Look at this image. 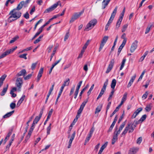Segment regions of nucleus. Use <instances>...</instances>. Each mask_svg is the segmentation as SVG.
Returning a JSON list of instances; mask_svg holds the SVG:
<instances>
[{"label":"nucleus","mask_w":154,"mask_h":154,"mask_svg":"<svg viewBox=\"0 0 154 154\" xmlns=\"http://www.w3.org/2000/svg\"><path fill=\"white\" fill-rule=\"evenodd\" d=\"M21 14V13L16 9L13 10L9 13L10 16L8 18V21L11 22L17 20L20 17Z\"/></svg>","instance_id":"nucleus-1"},{"label":"nucleus","mask_w":154,"mask_h":154,"mask_svg":"<svg viewBox=\"0 0 154 154\" xmlns=\"http://www.w3.org/2000/svg\"><path fill=\"white\" fill-rule=\"evenodd\" d=\"M97 20L96 19H94L90 21L87 25L85 30L88 31L92 29L97 23Z\"/></svg>","instance_id":"nucleus-2"},{"label":"nucleus","mask_w":154,"mask_h":154,"mask_svg":"<svg viewBox=\"0 0 154 154\" xmlns=\"http://www.w3.org/2000/svg\"><path fill=\"white\" fill-rule=\"evenodd\" d=\"M23 83V80L22 78H18L17 79L16 82V85L19 91H20L21 89Z\"/></svg>","instance_id":"nucleus-3"},{"label":"nucleus","mask_w":154,"mask_h":154,"mask_svg":"<svg viewBox=\"0 0 154 154\" xmlns=\"http://www.w3.org/2000/svg\"><path fill=\"white\" fill-rule=\"evenodd\" d=\"M108 36H105L102 39L100 44V48L99 49V52H100L103 48L104 45H105L107 40H108Z\"/></svg>","instance_id":"nucleus-4"},{"label":"nucleus","mask_w":154,"mask_h":154,"mask_svg":"<svg viewBox=\"0 0 154 154\" xmlns=\"http://www.w3.org/2000/svg\"><path fill=\"white\" fill-rule=\"evenodd\" d=\"M59 2H57L56 3L54 4L51 7L48 8V9H46L44 11L45 13H48L51 12L53 10H54L55 8H56L58 6V3Z\"/></svg>","instance_id":"nucleus-5"},{"label":"nucleus","mask_w":154,"mask_h":154,"mask_svg":"<svg viewBox=\"0 0 154 154\" xmlns=\"http://www.w3.org/2000/svg\"><path fill=\"white\" fill-rule=\"evenodd\" d=\"M114 63L115 61L114 59H112L110 60L109 64L107 70L106 71V73H108L111 71L113 67Z\"/></svg>","instance_id":"nucleus-6"},{"label":"nucleus","mask_w":154,"mask_h":154,"mask_svg":"<svg viewBox=\"0 0 154 154\" xmlns=\"http://www.w3.org/2000/svg\"><path fill=\"white\" fill-rule=\"evenodd\" d=\"M82 82V81H81L79 82V83L77 85L75 91V93L74 94V98L75 99H76L77 98V96L79 93V89L80 88V87L81 85Z\"/></svg>","instance_id":"nucleus-7"},{"label":"nucleus","mask_w":154,"mask_h":154,"mask_svg":"<svg viewBox=\"0 0 154 154\" xmlns=\"http://www.w3.org/2000/svg\"><path fill=\"white\" fill-rule=\"evenodd\" d=\"M138 42V41L136 40L132 44L130 48L131 52H133L137 48V47Z\"/></svg>","instance_id":"nucleus-8"},{"label":"nucleus","mask_w":154,"mask_h":154,"mask_svg":"<svg viewBox=\"0 0 154 154\" xmlns=\"http://www.w3.org/2000/svg\"><path fill=\"white\" fill-rule=\"evenodd\" d=\"M117 7L116 6V8H115L114 9L113 11V12H112L111 15V17L108 21V22L109 23H111L112 22V21H113L115 16L116 14L117 11Z\"/></svg>","instance_id":"nucleus-9"},{"label":"nucleus","mask_w":154,"mask_h":154,"mask_svg":"<svg viewBox=\"0 0 154 154\" xmlns=\"http://www.w3.org/2000/svg\"><path fill=\"white\" fill-rule=\"evenodd\" d=\"M43 113V110L42 109V110L40 112L39 116H36L35 119H34L32 123L33 124V125H35L38 123V122L39 120L41 119Z\"/></svg>","instance_id":"nucleus-10"},{"label":"nucleus","mask_w":154,"mask_h":154,"mask_svg":"<svg viewBox=\"0 0 154 154\" xmlns=\"http://www.w3.org/2000/svg\"><path fill=\"white\" fill-rule=\"evenodd\" d=\"M129 127L128 128V131L129 133H131L134 131V128L136 127L135 125H133V124H128L127 125L126 127Z\"/></svg>","instance_id":"nucleus-11"},{"label":"nucleus","mask_w":154,"mask_h":154,"mask_svg":"<svg viewBox=\"0 0 154 154\" xmlns=\"http://www.w3.org/2000/svg\"><path fill=\"white\" fill-rule=\"evenodd\" d=\"M82 14L81 13H76L72 17L71 20H70V23H72L75 20L78 18Z\"/></svg>","instance_id":"nucleus-12"},{"label":"nucleus","mask_w":154,"mask_h":154,"mask_svg":"<svg viewBox=\"0 0 154 154\" xmlns=\"http://www.w3.org/2000/svg\"><path fill=\"white\" fill-rule=\"evenodd\" d=\"M75 131H74L73 132V134H72V135L71 137L69 139V145H68V148H69L70 147L72 141L73 140V139L74 138V137H75Z\"/></svg>","instance_id":"nucleus-13"},{"label":"nucleus","mask_w":154,"mask_h":154,"mask_svg":"<svg viewBox=\"0 0 154 154\" xmlns=\"http://www.w3.org/2000/svg\"><path fill=\"white\" fill-rule=\"evenodd\" d=\"M110 0H103L102 2V8L104 9L107 6Z\"/></svg>","instance_id":"nucleus-14"},{"label":"nucleus","mask_w":154,"mask_h":154,"mask_svg":"<svg viewBox=\"0 0 154 154\" xmlns=\"http://www.w3.org/2000/svg\"><path fill=\"white\" fill-rule=\"evenodd\" d=\"M139 148H133L129 150L128 154H135L138 150Z\"/></svg>","instance_id":"nucleus-15"},{"label":"nucleus","mask_w":154,"mask_h":154,"mask_svg":"<svg viewBox=\"0 0 154 154\" xmlns=\"http://www.w3.org/2000/svg\"><path fill=\"white\" fill-rule=\"evenodd\" d=\"M23 6L25 7H26V6H25V5L24 4V1H22L18 5L16 9L19 11Z\"/></svg>","instance_id":"nucleus-16"},{"label":"nucleus","mask_w":154,"mask_h":154,"mask_svg":"<svg viewBox=\"0 0 154 154\" xmlns=\"http://www.w3.org/2000/svg\"><path fill=\"white\" fill-rule=\"evenodd\" d=\"M26 73V72L25 69H23L16 75V76L17 77L20 76H24Z\"/></svg>","instance_id":"nucleus-17"},{"label":"nucleus","mask_w":154,"mask_h":154,"mask_svg":"<svg viewBox=\"0 0 154 154\" xmlns=\"http://www.w3.org/2000/svg\"><path fill=\"white\" fill-rule=\"evenodd\" d=\"M69 78H67L64 82L63 84L62 85L61 87H63V88H64V87L65 86H68L69 83Z\"/></svg>","instance_id":"nucleus-18"},{"label":"nucleus","mask_w":154,"mask_h":154,"mask_svg":"<svg viewBox=\"0 0 154 154\" xmlns=\"http://www.w3.org/2000/svg\"><path fill=\"white\" fill-rule=\"evenodd\" d=\"M8 85L7 84V85L6 87L4 88H3L2 91H1V92L0 93V95L1 96H3L5 95V94L6 93V92L7 91V89L8 88Z\"/></svg>","instance_id":"nucleus-19"},{"label":"nucleus","mask_w":154,"mask_h":154,"mask_svg":"<svg viewBox=\"0 0 154 154\" xmlns=\"http://www.w3.org/2000/svg\"><path fill=\"white\" fill-rule=\"evenodd\" d=\"M14 112V111L13 110L11 112H8L3 116V118L4 119L8 118L10 117Z\"/></svg>","instance_id":"nucleus-20"},{"label":"nucleus","mask_w":154,"mask_h":154,"mask_svg":"<svg viewBox=\"0 0 154 154\" xmlns=\"http://www.w3.org/2000/svg\"><path fill=\"white\" fill-rule=\"evenodd\" d=\"M136 77V76H132L131 77V79L130 80L129 82L128 85H127V87L128 88H129L130 87L131 85H132V84L133 83L134 80L135 78Z\"/></svg>","instance_id":"nucleus-21"},{"label":"nucleus","mask_w":154,"mask_h":154,"mask_svg":"<svg viewBox=\"0 0 154 154\" xmlns=\"http://www.w3.org/2000/svg\"><path fill=\"white\" fill-rule=\"evenodd\" d=\"M122 19L119 18L118 21H117L116 26V29H118L120 27L121 23L122 21Z\"/></svg>","instance_id":"nucleus-22"},{"label":"nucleus","mask_w":154,"mask_h":154,"mask_svg":"<svg viewBox=\"0 0 154 154\" xmlns=\"http://www.w3.org/2000/svg\"><path fill=\"white\" fill-rule=\"evenodd\" d=\"M108 80L107 79L106 82L104 83L103 87L101 90L102 91H104V92L106 91V86L108 85Z\"/></svg>","instance_id":"nucleus-23"},{"label":"nucleus","mask_w":154,"mask_h":154,"mask_svg":"<svg viewBox=\"0 0 154 154\" xmlns=\"http://www.w3.org/2000/svg\"><path fill=\"white\" fill-rule=\"evenodd\" d=\"M116 81L115 79H113L112 82V83L111 85V88L112 89V90H114L115 87L116 85Z\"/></svg>","instance_id":"nucleus-24"},{"label":"nucleus","mask_w":154,"mask_h":154,"mask_svg":"<svg viewBox=\"0 0 154 154\" xmlns=\"http://www.w3.org/2000/svg\"><path fill=\"white\" fill-rule=\"evenodd\" d=\"M117 140L118 136H117V135H115V133H114L113 137L112 140V144H114L116 142Z\"/></svg>","instance_id":"nucleus-25"},{"label":"nucleus","mask_w":154,"mask_h":154,"mask_svg":"<svg viewBox=\"0 0 154 154\" xmlns=\"http://www.w3.org/2000/svg\"><path fill=\"white\" fill-rule=\"evenodd\" d=\"M91 62H88L86 63L84 66L83 69L86 72H87L88 70V65L90 66V65Z\"/></svg>","instance_id":"nucleus-26"},{"label":"nucleus","mask_w":154,"mask_h":154,"mask_svg":"<svg viewBox=\"0 0 154 154\" xmlns=\"http://www.w3.org/2000/svg\"><path fill=\"white\" fill-rule=\"evenodd\" d=\"M89 87V85L88 84H87L86 86L82 89V90L81 91L79 94V97L80 99H81L82 98V94L84 92V91H85L86 89H87Z\"/></svg>","instance_id":"nucleus-27"},{"label":"nucleus","mask_w":154,"mask_h":154,"mask_svg":"<svg viewBox=\"0 0 154 154\" xmlns=\"http://www.w3.org/2000/svg\"><path fill=\"white\" fill-rule=\"evenodd\" d=\"M102 107V105H99L98 106L96 109L95 113L97 114V113L100 112L101 111Z\"/></svg>","instance_id":"nucleus-28"},{"label":"nucleus","mask_w":154,"mask_h":154,"mask_svg":"<svg viewBox=\"0 0 154 154\" xmlns=\"http://www.w3.org/2000/svg\"><path fill=\"white\" fill-rule=\"evenodd\" d=\"M125 44L122 43V44L121 45L119 46V48L118 49V54L119 55L121 51H122V48L125 45Z\"/></svg>","instance_id":"nucleus-29"},{"label":"nucleus","mask_w":154,"mask_h":154,"mask_svg":"<svg viewBox=\"0 0 154 154\" xmlns=\"http://www.w3.org/2000/svg\"><path fill=\"white\" fill-rule=\"evenodd\" d=\"M125 37L126 34L125 33H123L121 37V38L123 39V40L122 43L125 44H126L127 40Z\"/></svg>","instance_id":"nucleus-30"},{"label":"nucleus","mask_w":154,"mask_h":154,"mask_svg":"<svg viewBox=\"0 0 154 154\" xmlns=\"http://www.w3.org/2000/svg\"><path fill=\"white\" fill-rule=\"evenodd\" d=\"M151 104V103H150L146 106L145 108V109L146 111L149 112L151 110L152 107Z\"/></svg>","instance_id":"nucleus-31"},{"label":"nucleus","mask_w":154,"mask_h":154,"mask_svg":"<svg viewBox=\"0 0 154 154\" xmlns=\"http://www.w3.org/2000/svg\"><path fill=\"white\" fill-rule=\"evenodd\" d=\"M126 61V59L125 58H124L122 61L121 66L120 68V70H121L125 66V62Z\"/></svg>","instance_id":"nucleus-32"},{"label":"nucleus","mask_w":154,"mask_h":154,"mask_svg":"<svg viewBox=\"0 0 154 154\" xmlns=\"http://www.w3.org/2000/svg\"><path fill=\"white\" fill-rule=\"evenodd\" d=\"M51 124L50 123L49 126L47 128V135L50 134V131L51 128Z\"/></svg>","instance_id":"nucleus-33"},{"label":"nucleus","mask_w":154,"mask_h":154,"mask_svg":"<svg viewBox=\"0 0 154 154\" xmlns=\"http://www.w3.org/2000/svg\"><path fill=\"white\" fill-rule=\"evenodd\" d=\"M142 108L141 107L139 108L136 110L134 113L137 115L139 113L142 111Z\"/></svg>","instance_id":"nucleus-34"},{"label":"nucleus","mask_w":154,"mask_h":154,"mask_svg":"<svg viewBox=\"0 0 154 154\" xmlns=\"http://www.w3.org/2000/svg\"><path fill=\"white\" fill-rule=\"evenodd\" d=\"M43 35H41L40 36L36 39L34 42V44H36L38 42H39L40 41V39L43 37Z\"/></svg>","instance_id":"nucleus-35"},{"label":"nucleus","mask_w":154,"mask_h":154,"mask_svg":"<svg viewBox=\"0 0 154 154\" xmlns=\"http://www.w3.org/2000/svg\"><path fill=\"white\" fill-rule=\"evenodd\" d=\"M19 38V37L18 36H17L13 38L11 40L10 42V43H12L15 41L17 39Z\"/></svg>","instance_id":"nucleus-36"},{"label":"nucleus","mask_w":154,"mask_h":154,"mask_svg":"<svg viewBox=\"0 0 154 154\" xmlns=\"http://www.w3.org/2000/svg\"><path fill=\"white\" fill-rule=\"evenodd\" d=\"M8 55V52L6 51L5 52L3 53L0 56V59Z\"/></svg>","instance_id":"nucleus-37"},{"label":"nucleus","mask_w":154,"mask_h":154,"mask_svg":"<svg viewBox=\"0 0 154 154\" xmlns=\"http://www.w3.org/2000/svg\"><path fill=\"white\" fill-rule=\"evenodd\" d=\"M146 117L147 116L146 114L143 115L140 119V121L141 122H143L146 119Z\"/></svg>","instance_id":"nucleus-38"},{"label":"nucleus","mask_w":154,"mask_h":154,"mask_svg":"<svg viewBox=\"0 0 154 154\" xmlns=\"http://www.w3.org/2000/svg\"><path fill=\"white\" fill-rule=\"evenodd\" d=\"M94 86V85L93 84L90 88L89 90L87 92L88 95L89 96L90 94L91 91L93 89Z\"/></svg>","instance_id":"nucleus-39"},{"label":"nucleus","mask_w":154,"mask_h":154,"mask_svg":"<svg viewBox=\"0 0 154 154\" xmlns=\"http://www.w3.org/2000/svg\"><path fill=\"white\" fill-rule=\"evenodd\" d=\"M11 132H9L8 134L6 137L5 139V142H4V144H5V143L7 141L9 137L11 135Z\"/></svg>","instance_id":"nucleus-40"},{"label":"nucleus","mask_w":154,"mask_h":154,"mask_svg":"<svg viewBox=\"0 0 154 154\" xmlns=\"http://www.w3.org/2000/svg\"><path fill=\"white\" fill-rule=\"evenodd\" d=\"M119 109V108L117 107L116 109L114 110L113 112L111 114L110 116V117H112L116 113V112L118 111Z\"/></svg>","instance_id":"nucleus-41"},{"label":"nucleus","mask_w":154,"mask_h":154,"mask_svg":"<svg viewBox=\"0 0 154 154\" xmlns=\"http://www.w3.org/2000/svg\"><path fill=\"white\" fill-rule=\"evenodd\" d=\"M88 101V100H85L84 101L82 104L80 106V107L84 109V107L85 106L86 103Z\"/></svg>","instance_id":"nucleus-42"},{"label":"nucleus","mask_w":154,"mask_h":154,"mask_svg":"<svg viewBox=\"0 0 154 154\" xmlns=\"http://www.w3.org/2000/svg\"><path fill=\"white\" fill-rule=\"evenodd\" d=\"M127 93H125L123 95L122 100L125 102L127 99Z\"/></svg>","instance_id":"nucleus-43"},{"label":"nucleus","mask_w":154,"mask_h":154,"mask_svg":"<svg viewBox=\"0 0 154 154\" xmlns=\"http://www.w3.org/2000/svg\"><path fill=\"white\" fill-rule=\"evenodd\" d=\"M114 90H112L109 96V97L108 99V101H109V100H110L111 99V98L112 97V96L113 94H114Z\"/></svg>","instance_id":"nucleus-44"},{"label":"nucleus","mask_w":154,"mask_h":154,"mask_svg":"<svg viewBox=\"0 0 154 154\" xmlns=\"http://www.w3.org/2000/svg\"><path fill=\"white\" fill-rule=\"evenodd\" d=\"M89 42H90L89 40H87V42L85 44L84 46H83V47L82 48H83V49H86L87 48V46L89 44Z\"/></svg>","instance_id":"nucleus-45"},{"label":"nucleus","mask_w":154,"mask_h":154,"mask_svg":"<svg viewBox=\"0 0 154 154\" xmlns=\"http://www.w3.org/2000/svg\"><path fill=\"white\" fill-rule=\"evenodd\" d=\"M37 64V62H36V63H33L32 64V66H31V69L32 70H34L35 69Z\"/></svg>","instance_id":"nucleus-46"},{"label":"nucleus","mask_w":154,"mask_h":154,"mask_svg":"<svg viewBox=\"0 0 154 154\" xmlns=\"http://www.w3.org/2000/svg\"><path fill=\"white\" fill-rule=\"evenodd\" d=\"M32 74H30L26 76H24V79L25 80H26L30 79L32 77Z\"/></svg>","instance_id":"nucleus-47"},{"label":"nucleus","mask_w":154,"mask_h":154,"mask_svg":"<svg viewBox=\"0 0 154 154\" xmlns=\"http://www.w3.org/2000/svg\"><path fill=\"white\" fill-rule=\"evenodd\" d=\"M27 54H23L20 55L19 56V57L21 58H23L25 60H26L27 59V58L26 57L27 55Z\"/></svg>","instance_id":"nucleus-48"},{"label":"nucleus","mask_w":154,"mask_h":154,"mask_svg":"<svg viewBox=\"0 0 154 154\" xmlns=\"http://www.w3.org/2000/svg\"><path fill=\"white\" fill-rule=\"evenodd\" d=\"M128 24H126L123 26L122 28V32H123L125 31L126 29H127L128 27Z\"/></svg>","instance_id":"nucleus-49"},{"label":"nucleus","mask_w":154,"mask_h":154,"mask_svg":"<svg viewBox=\"0 0 154 154\" xmlns=\"http://www.w3.org/2000/svg\"><path fill=\"white\" fill-rule=\"evenodd\" d=\"M75 89V86H74L71 88L69 94V96H71L73 94Z\"/></svg>","instance_id":"nucleus-50"},{"label":"nucleus","mask_w":154,"mask_h":154,"mask_svg":"<svg viewBox=\"0 0 154 154\" xmlns=\"http://www.w3.org/2000/svg\"><path fill=\"white\" fill-rule=\"evenodd\" d=\"M6 76L7 75H2L0 78V81L3 82Z\"/></svg>","instance_id":"nucleus-51"},{"label":"nucleus","mask_w":154,"mask_h":154,"mask_svg":"<svg viewBox=\"0 0 154 154\" xmlns=\"http://www.w3.org/2000/svg\"><path fill=\"white\" fill-rule=\"evenodd\" d=\"M43 20L42 19H41L40 20L38 21V22L35 24V27H34V30H35L38 26V25L40 23L42 22V21Z\"/></svg>","instance_id":"nucleus-52"},{"label":"nucleus","mask_w":154,"mask_h":154,"mask_svg":"<svg viewBox=\"0 0 154 154\" xmlns=\"http://www.w3.org/2000/svg\"><path fill=\"white\" fill-rule=\"evenodd\" d=\"M145 71L144 70L142 72V73L141 74V75H140V77H139V78L138 80V81H139L141 80L142 79V78L143 77L144 74H145Z\"/></svg>","instance_id":"nucleus-53"},{"label":"nucleus","mask_w":154,"mask_h":154,"mask_svg":"<svg viewBox=\"0 0 154 154\" xmlns=\"http://www.w3.org/2000/svg\"><path fill=\"white\" fill-rule=\"evenodd\" d=\"M16 106V104L15 103H12L10 104V107L12 109H14Z\"/></svg>","instance_id":"nucleus-54"},{"label":"nucleus","mask_w":154,"mask_h":154,"mask_svg":"<svg viewBox=\"0 0 154 154\" xmlns=\"http://www.w3.org/2000/svg\"><path fill=\"white\" fill-rule=\"evenodd\" d=\"M69 32H67L64 38V41H66L67 39L68 38L69 36Z\"/></svg>","instance_id":"nucleus-55"},{"label":"nucleus","mask_w":154,"mask_h":154,"mask_svg":"<svg viewBox=\"0 0 154 154\" xmlns=\"http://www.w3.org/2000/svg\"><path fill=\"white\" fill-rule=\"evenodd\" d=\"M128 127H126L125 128V129L124 130V131L122 132V135H125L127 132V131H128Z\"/></svg>","instance_id":"nucleus-56"},{"label":"nucleus","mask_w":154,"mask_h":154,"mask_svg":"<svg viewBox=\"0 0 154 154\" xmlns=\"http://www.w3.org/2000/svg\"><path fill=\"white\" fill-rule=\"evenodd\" d=\"M148 92L147 91L143 95L142 97V98L143 99H146L147 96V95H148Z\"/></svg>","instance_id":"nucleus-57"},{"label":"nucleus","mask_w":154,"mask_h":154,"mask_svg":"<svg viewBox=\"0 0 154 154\" xmlns=\"http://www.w3.org/2000/svg\"><path fill=\"white\" fill-rule=\"evenodd\" d=\"M54 84H53V85H52L51 86V87L50 88V90H49V92L48 93V94H51L52 91H53V90L54 89Z\"/></svg>","instance_id":"nucleus-58"},{"label":"nucleus","mask_w":154,"mask_h":154,"mask_svg":"<svg viewBox=\"0 0 154 154\" xmlns=\"http://www.w3.org/2000/svg\"><path fill=\"white\" fill-rule=\"evenodd\" d=\"M62 58H60L59 60L55 62L54 63H53L52 65L53 66H55L61 60Z\"/></svg>","instance_id":"nucleus-59"},{"label":"nucleus","mask_w":154,"mask_h":154,"mask_svg":"<svg viewBox=\"0 0 154 154\" xmlns=\"http://www.w3.org/2000/svg\"><path fill=\"white\" fill-rule=\"evenodd\" d=\"M142 138L141 137H139L137 140V144H140L141 142Z\"/></svg>","instance_id":"nucleus-60"},{"label":"nucleus","mask_w":154,"mask_h":154,"mask_svg":"<svg viewBox=\"0 0 154 154\" xmlns=\"http://www.w3.org/2000/svg\"><path fill=\"white\" fill-rule=\"evenodd\" d=\"M94 131V128H92L90 131L89 133L88 134V135H90L92 136V134L93 133V132Z\"/></svg>","instance_id":"nucleus-61"},{"label":"nucleus","mask_w":154,"mask_h":154,"mask_svg":"<svg viewBox=\"0 0 154 154\" xmlns=\"http://www.w3.org/2000/svg\"><path fill=\"white\" fill-rule=\"evenodd\" d=\"M25 96L24 95H22L21 98L19 100V103H22L23 101L25 98Z\"/></svg>","instance_id":"nucleus-62"},{"label":"nucleus","mask_w":154,"mask_h":154,"mask_svg":"<svg viewBox=\"0 0 154 154\" xmlns=\"http://www.w3.org/2000/svg\"><path fill=\"white\" fill-rule=\"evenodd\" d=\"M91 137V136L88 135V136L86 138L85 144H85L86 143L88 142L89 141Z\"/></svg>","instance_id":"nucleus-63"},{"label":"nucleus","mask_w":154,"mask_h":154,"mask_svg":"<svg viewBox=\"0 0 154 154\" xmlns=\"http://www.w3.org/2000/svg\"><path fill=\"white\" fill-rule=\"evenodd\" d=\"M53 47V45H50L47 48V51L48 53H50L51 51V49Z\"/></svg>","instance_id":"nucleus-64"}]
</instances>
